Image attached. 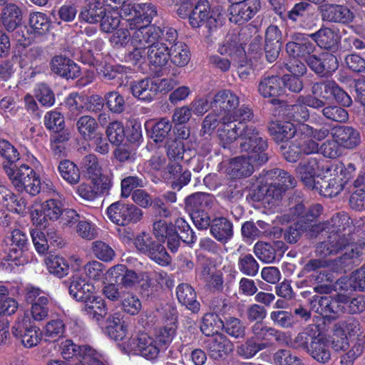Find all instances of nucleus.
<instances>
[{"label":"nucleus","instance_id":"bf43d9fd","mask_svg":"<svg viewBox=\"0 0 365 365\" xmlns=\"http://www.w3.org/2000/svg\"><path fill=\"white\" fill-rule=\"evenodd\" d=\"M237 268L244 275L255 277L258 273L259 265L251 254H242L237 259Z\"/></svg>","mask_w":365,"mask_h":365},{"label":"nucleus","instance_id":"4468645a","mask_svg":"<svg viewBox=\"0 0 365 365\" xmlns=\"http://www.w3.org/2000/svg\"><path fill=\"white\" fill-rule=\"evenodd\" d=\"M341 294L334 297L324 294L315 295L310 300L311 309L324 318L336 319L341 314Z\"/></svg>","mask_w":365,"mask_h":365},{"label":"nucleus","instance_id":"dca6fc26","mask_svg":"<svg viewBox=\"0 0 365 365\" xmlns=\"http://www.w3.org/2000/svg\"><path fill=\"white\" fill-rule=\"evenodd\" d=\"M260 6L259 0H245L232 3L228 9L229 19L236 24H244L256 15Z\"/></svg>","mask_w":365,"mask_h":365},{"label":"nucleus","instance_id":"4d7b16f0","mask_svg":"<svg viewBox=\"0 0 365 365\" xmlns=\"http://www.w3.org/2000/svg\"><path fill=\"white\" fill-rule=\"evenodd\" d=\"M69 139L70 133L67 130L53 133L50 138V146L53 155L57 157L64 155L66 144Z\"/></svg>","mask_w":365,"mask_h":365},{"label":"nucleus","instance_id":"473e14b6","mask_svg":"<svg viewBox=\"0 0 365 365\" xmlns=\"http://www.w3.org/2000/svg\"><path fill=\"white\" fill-rule=\"evenodd\" d=\"M61 350L62 356L66 360L72 359L73 356L78 357L81 364L84 359H88L89 361L92 360L91 354L93 353V349L91 346L88 345L78 346L70 339L61 342Z\"/></svg>","mask_w":365,"mask_h":365},{"label":"nucleus","instance_id":"a18cd8bd","mask_svg":"<svg viewBox=\"0 0 365 365\" xmlns=\"http://www.w3.org/2000/svg\"><path fill=\"white\" fill-rule=\"evenodd\" d=\"M334 334L342 340V344L347 335L349 336L358 335L360 333V323L353 317L336 323L333 327Z\"/></svg>","mask_w":365,"mask_h":365},{"label":"nucleus","instance_id":"f03ea898","mask_svg":"<svg viewBox=\"0 0 365 365\" xmlns=\"http://www.w3.org/2000/svg\"><path fill=\"white\" fill-rule=\"evenodd\" d=\"M355 238L350 237L346 233L330 234L327 240L317 245L316 254L320 257H327L344 250L345 252L335 259L336 262L343 269L351 267L357 261L360 253V250L353 242Z\"/></svg>","mask_w":365,"mask_h":365},{"label":"nucleus","instance_id":"412c9836","mask_svg":"<svg viewBox=\"0 0 365 365\" xmlns=\"http://www.w3.org/2000/svg\"><path fill=\"white\" fill-rule=\"evenodd\" d=\"M292 41L286 45L287 52L294 58H302L306 61L314 51L316 46L310 41L309 36L300 33L294 34L292 36Z\"/></svg>","mask_w":365,"mask_h":365},{"label":"nucleus","instance_id":"37998d69","mask_svg":"<svg viewBox=\"0 0 365 365\" xmlns=\"http://www.w3.org/2000/svg\"><path fill=\"white\" fill-rule=\"evenodd\" d=\"M96 72L98 76L104 81H112L121 79L127 73L128 68L119 65L108 63H97L96 65Z\"/></svg>","mask_w":365,"mask_h":365},{"label":"nucleus","instance_id":"864d4df0","mask_svg":"<svg viewBox=\"0 0 365 365\" xmlns=\"http://www.w3.org/2000/svg\"><path fill=\"white\" fill-rule=\"evenodd\" d=\"M301 96H299L296 103L293 105H288L287 106V115L290 120L304 124L303 123L308 120L309 117V110L307 106V104L299 101Z\"/></svg>","mask_w":365,"mask_h":365},{"label":"nucleus","instance_id":"9b49d317","mask_svg":"<svg viewBox=\"0 0 365 365\" xmlns=\"http://www.w3.org/2000/svg\"><path fill=\"white\" fill-rule=\"evenodd\" d=\"M125 349L148 359H153L158 356L160 346L155 338L147 333L141 332L132 336L126 341Z\"/></svg>","mask_w":365,"mask_h":365},{"label":"nucleus","instance_id":"79ce46f5","mask_svg":"<svg viewBox=\"0 0 365 365\" xmlns=\"http://www.w3.org/2000/svg\"><path fill=\"white\" fill-rule=\"evenodd\" d=\"M310 4L308 2L300 1L294 5L290 11L287 13V18L292 22H299V26L306 29L312 28V22L307 21L311 17L308 13V9Z\"/></svg>","mask_w":365,"mask_h":365},{"label":"nucleus","instance_id":"b1692460","mask_svg":"<svg viewBox=\"0 0 365 365\" xmlns=\"http://www.w3.org/2000/svg\"><path fill=\"white\" fill-rule=\"evenodd\" d=\"M331 135L341 147L346 149H354L361 143L359 132L351 126H336L333 128Z\"/></svg>","mask_w":365,"mask_h":365},{"label":"nucleus","instance_id":"09e8293b","mask_svg":"<svg viewBox=\"0 0 365 365\" xmlns=\"http://www.w3.org/2000/svg\"><path fill=\"white\" fill-rule=\"evenodd\" d=\"M169 58L179 67L186 66L190 61V52L187 46L182 42L175 41L170 44Z\"/></svg>","mask_w":365,"mask_h":365},{"label":"nucleus","instance_id":"bb28decb","mask_svg":"<svg viewBox=\"0 0 365 365\" xmlns=\"http://www.w3.org/2000/svg\"><path fill=\"white\" fill-rule=\"evenodd\" d=\"M51 71L66 78H75L80 75V68L70 58L63 56H55L51 61Z\"/></svg>","mask_w":365,"mask_h":365},{"label":"nucleus","instance_id":"a878e982","mask_svg":"<svg viewBox=\"0 0 365 365\" xmlns=\"http://www.w3.org/2000/svg\"><path fill=\"white\" fill-rule=\"evenodd\" d=\"M105 333L115 341L123 340L128 334V325L119 312L110 314L106 319Z\"/></svg>","mask_w":365,"mask_h":365},{"label":"nucleus","instance_id":"680f3d73","mask_svg":"<svg viewBox=\"0 0 365 365\" xmlns=\"http://www.w3.org/2000/svg\"><path fill=\"white\" fill-rule=\"evenodd\" d=\"M29 25L34 33L43 35L49 30L50 20L45 14L34 12L30 14Z\"/></svg>","mask_w":365,"mask_h":365},{"label":"nucleus","instance_id":"13d9d810","mask_svg":"<svg viewBox=\"0 0 365 365\" xmlns=\"http://www.w3.org/2000/svg\"><path fill=\"white\" fill-rule=\"evenodd\" d=\"M105 10L104 5L86 4L82 8L78 17L81 21L91 24H97L103 15Z\"/></svg>","mask_w":365,"mask_h":365},{"label":"nucleus","instance_id":"338daca9","mask_svg":"<svg viewBox=\"0 0 365 365\" xmlns=\"http://www.w3.org/2000/svg\"><path fill=\"white\" fill-rule=\"evenodd\" d=\"M106 133L111 144L118 145L123 143L125 138L124 126L120 121L114 120L109 123Z\"/></svg>","mask_w":365,"mask_h":365},{"label":"nucleus","instance_id":"aec40b11","mask_svg":"<svg viewBox=\"0 0 365 365\" xmlns=\"http://www.w3.org/2000/svg\"><path fill=\"white\" fill-rule=\"evenodd\" d=\"M322 159L317 158H310L307 160L302 161L299 163L296 168V172L301 179V181L309 189L314 190L316 187L317 179L315 176L317 172L322 169L325 170L322 165Z\"/></svg>","mask_w":365,"mask_h":365},{"label":"nucleus","instance_id":"5701e85b","mask_svg":"<svg viewBox=\"0 0 365 365\" xmlns=\"http://www.w3.org/2000/svg\"><path fill=\"white\" fill-rule=\"evenodd\" d=\"M328 101L334 97L335 100L344 106L351 104V98L334 81H324L313 85Z\"/></svg>","mask_w":365,"mask_h":365},{"label":"nucleus","instance_id":"58836bf2","mask_svg":"<svg viewBox=\"0 0 365 365\" xmlns=\"http://www.w3.org/2000/svg\"><path fill=\"white\" fill-rule=\"evenodd\" d=\"M81 166L85 175L91 180L100 182L103 178H110L102 174V167L98 158L94 154H88L83 157Z\"/></svg>","mask_w":365,"mask_h":365},{"label":"nucleus","instance_id":"ea45409f","mask_svg":"<svg viewBox=\"0 0 365 365\" xmlns=\"http://www.w3.org/2000/svg\"><path fill=\"white\" fill-rule=\"evenodd\" d=\"M82 310L91 318L99 322L107 314V308L104 300L94 294L83 302Z\"/></svg>","mask_w":365,"mask_h":365},{"label":"nucleus","instance_id":"c85d7f7f","mask_svg":"<svg viewBox=\"0 0 365 365\" xmlns=\"http://www.w3.org/2000/svg\"><path fill=\"white\" fill-rule=\"evenodd\" d=\"M309 36L322 48L334 50L339 43V35L332 29L322 27Z\"/></svg>","mask_w":365,"mask_h":365},{"label":"nucleus","instance_id":"c9c22d12","mask_svg":"<svg viewBox=\"0 0 365 365\" xmlns=\"http://www.w3.org/2000/svg\"><path fill=\"white\" fill-rule=\"evenodd\" d=\"M210 232L216 240L226 244L233 236L232 223L225 217H215L212 220Z\"/></svg>","mask_w":365,"mask_h":365},{"label":"nucleus","instance_id":"c03bdc74","mask_svg":"<svg viewBox=\"0 0 365 365\" xmlns=\"http://www.w3.org/2000/svg\"><path fill=\"white\" fill-rule=\"evenodd\" d=\"M308 277L315 292L321 294H328L331 292L332 287L329 283L332 282V279L329 272L322 270L320 272L310 274Z\"/></svg>","mask_w":365,"mask_h":365},{"label":"nucleus","instance_id":"393cba45","mask_svg":"<svg viewBox=\"0 0 365 365\" xmlns=\"http://www.w3.org/2000/svg\"><path fill=\"white\" fill-rule=\"evenodd\" d=\"M112 185L110 178H103L100 182L91 180V185L81 183L77 188V193L84 200L92 201L98 196L108 192Z\"/></svg>","mask_w":365,"mask_h":365},{"label":"nucleus","instance_id":"7ed1b4c3","mask_svg":"<svg viewBox=\"0 0 365 365\" xmlns=\"http://www.w3.org/2000/svg\"><path fill=\"white\" fill-rule=\"evenodd\" d=\"M354 170L351 163L347 167L341 163L328 165L322 174L317 175L314 189L324 197H335L343 190Z\"/></svg>","mask_w":365,"mask_h":365},{"label":"nucleus","instance_id":"603ef678","mask_svg":"<svg viewBox=\"0 0 365 365\" xmlns=\"http://www.w3.org/2000/svg\"><path fill=\"white\" fill-rule=\"evenodd\" d=\"M267 179L274 180L285 191L294 188L297 185V180L288 172L279 168L267 172Z\"/></svg>","mask_w":365,"mask_h":365},{"label":"nucleus","instance_id":"2eb2a0df","mask_svg":"<svg viewBox=\"0 0 365 365\" xmlns=\"http://www.w3.org/2000/svg\"><path fill=\"white\" fill-rule=\"evenodd\" d=\"M166 29H161L154 25L138 24L130 37L131 44L134 47L148 49L165 34Z\"/></svg>","mask_w":365,"mask_h":365},{"label":"nucleus","instance_id":"9d476101","mask_svg":"<svg viewBox=\"0 0 365 365\" xmlns=\"http://www.w3.org/2000/svg\"><path fill=\"white\" fill-rule=\"evenodd\" d=\"M135 245L139 252L146 255L160 265L166 266L171 262V257L164 246L155 241L149 234L143 232L138 235L135 240Z\"/></svg>","mask_w":365,"mask_h":365},{"label":"nucleus","instance_id":"0e129e2a","mask_svg":"<svg viewBox=\"0 0 365 365\" xmlns=\"http://www.w3.org/2000/svg\"><path fill=\"white\" fill-rule=\"evenodd\" d=\"M222 329L230 336L235 339H243L245 336L246 327L237 318L229 317L223 322Z\"/></svg>","mask_w":365,"mask_h":365},{"label":"nucleus","instance_id":"4c0bfd02","mask_svg":"<svg viewBox=\"0 0 365 365\" xmlns=\"http://www.w3.org/2000/svg\"><path fill=\"white\" fill-rule=\"evenodd\" d=\"M251 330L252 337L258 341H271L274 338L279 342H284L287 338L285 332L269 327L260 322H255Z\"/></svg>","mask_w":365,"mask_h":365},{"label":"nucleus","instance_id":"5fc2aeb1","mask_svg":"<svg viewBox=\"0 0 365 365\" xmlns=\"http://www.w3.org/2000/svg\"><path fill=\"white\" fill-rule=\"evenodd\" d=\"M45 264L48 272L62 278L68 274L69 266L66 260L58 255H50L45 259Z\"/></svg>","mask_w":365,"mask_h":365},{"label":"nucleus","instance_id":"774afa93","mask_svg":"<svg viewBox=\"0 0 365 365\" xmlns=\"http://www.w3.org/2000/svg\"><path fill=\"white\" fill-rule=\"evenodd\" d=\"M275 365H304L297 355L292 354L289 350H278L273 356Z\"/></svg>","mask_w":365,"mask_h":365},{"label":"nucleus","instance_id":"052dcab7","mask_svg":"<svg viewBox=\"0 0 365 365\" xmlns=\"http://www.w3.org/2000/svg\"><path fill=\"white\" fill-rule=\"evenodd\" d=\"M223 321L215 314H206L200 325V330L205 336H212L219 333V330L222 329Z\"/></svg>","mask_w":365,"mask_h":365},{"label":"nucleus","instance_id":"6e6552de","mask_svg":"<svg viewBox=\"0 0 365 365\" xmlns=\"http://www.w3.org/2000/svg\"><path fill=\"white\" fill-rule=\"evenodd\" d=\"M177 39V31L173 28H167L165 34L148 49L150 63L157 67L165 66L169 60L170 44Z\"/></svg>","mask_w":365,"mask_h":365},{"label":"nucleus","instance_id":"f8f14e48","mask_svg":"<svg viewBox=\"0 0 365 365\" xmlns=\"http://www.w3.org/2000/svg\"><path fill=\"white\" fill-rule=\"evenodd\" d=\"M28 245V237L21 229H14L5 236L1 242L2 250L6 255V259L15 262L16 264H18L17 261L24 252L27 250Z\"/></svg>","mask_w":365,"mask_h":365},{"label":"nucleus","instance_id":"3c124183","mask_svg":"<svg viewBox=\"0 0 365 365\" xmlns=\"http://www.w3.org/2000/svg\"><path fill=\"white\" fill-rule=\"evenodd\" d=\"M58 170L61 178L70 185H76L81 179V173L78 166L68 160L60 162Z\"/></svg>","mask_w":365,"mask_h":365},{"label":"nucleus","instance_id":"f704fd0d","mask_svg":"<svg viewBox=\"0 0 365 365\" xmlns=\"http://www.w3.org/2000/svg\"><path fill=\"white\" fill-rule=\"evenodd\" d=\"M221 124L222 127L218 130V135L222 147L232 151L236 148L233 144L238 140L237 144L240 150V136L243 132V129L238 133L237 130L240 128L237 127V124L226 122H221Z\"/></svg>","mask_w":365,"mask_h":365},{"label":"nucleus","instance_id":"0eeeda50","mask_svg":"<svg viewBox=\"0 0 365 365\" xmlns=\"http://www.w3.org/2000/svg\"><path fill=\"white\" fill-rule=\"evenodd\" d=\"M13 336L26 348L36 346L41 341L42 334L26 313L19 315L11 327Z\"/></svg>","mask_w":365,"mask_h":365},{"label":"nucleus","instance_id":"a19ab883","mask_svg":"<svg viewBox=\"0 0 365 365\" xmlns=\"http://www.w3.org/2000/svg\"><path fill=\"white\" fill-rule=\"evenodd\" d=\"M1 18L6 29L8 31H13L21 22V11L15 4H7L2 9Z\"/></svg>","mask_w":365,"mask_h":365},{"label":"nucleus","instance_id":"20e7f679","mask_svg":"<svg viewBox=\"0 0 365 365\" xmlns=\"http://www.w3.org/2000/svg\"><path fill=\"white\" fill-rule=\"evenodd\" d=\"M280 150L284 158L292 163L297 162L301 155H311L319 152V145L312 138V126L301 124L294 139L289 146L282 145Z\"/></svg>","mask_w":365,"mask_h":365},{"label":"nucleus","instance_id":"ddd939ff","mask_svg":"<svg viewBox=\"0 0 365 365\" xmlns=\"http://www.w3.org/2000/svg\"><path fill=\"white\" fill-rule=\"evenodd\" d=\"M240 104L239 97L230 90L218 91L210 101V109L222 115L221 122H228L231 115Z\"/></svg>","mask_w":365,"mask_h":365},{"label":"nucleus","instance_id":"de8ad7c7","mask_svg":"<svg viewBox=\"0 0 365 365\" xmlns=\"http://www.w3.org/2000/svg\"><path fill=\"white\" fill-rule=\"evenodd\" d=\"M313 343L307 354L319 363L328 362L331 359L328 341L319 335Z\"/></svg>","mask_w":365,"mask_h":365},{"label":"nucleus","instance_id":"c756f323","mask_svg":"<svg viewBox=\"0 0 365 365\" xmlns=\"http://www.w3.org/2000/svg\"><path fill=\"white\" fill-rule=\"evenodd\" d=\"M314 224L306 222L304 220H299L294 225L289 227L284 233V239L287 242L296 243L300 236L305 233L309 238L317 237Z\"/></svg>","mask_w":365,"mask_h":365},{"label":"nucleus","instance_id":"a211bd4d","mask_svg":"<svg viewBox=\"0 0 365 365\" xmlns=\"http://www.w3.org/2000/svg\"><path fill=\"white\" fill-rule=\"evenodd\" d=\"M209 356L214 360L225 359L233 350V344L223 334L216 333L205 341Z\"/></svg>","mask_w":365,"mask_h":365},{"label":"nucleus","instance_id":"4be33fe9","mask_svg":"<svg viewBox=\"0 0 365 365\" xmlns=\"http://www.w3.org/2000/svg\"><path fill=\"white\" fill-rule=\"evenodd\" d=\"M319 330L318 326L314 324H311L306 326L297 336L290 339L289 341H284L287 345L296 350H302L308 352L310 346L314 344L313 342L319 336Z\"/></svg>","mask_w":365,"mask_h":365},{"label":"nucleus","instance_id":"2f4dec72","mask_svg":"<svg viewBox=\"0 0 365 365\" xmlns=\"http://www.w3.org/2000/svg\"><path fill=\"white\" fill-rule=\"evenodd\" d=\"M216 200L213 195L205 192L194 193L185 198L186 209L190 211L202 210L204 212L213 209Z\"/></svg>","mask_w":365,"mask_h":365},{"label":"nucleus","instance_id":"49530a36","mask_svg":"<svg viewBox=\"0 0 365 365\" xmlns=\"http://www.w3.org/2000/svg\"><path fill=\"white\" fill-rule=\"evenodd\" d=\"M153 80L145 78L133 82L130 86L132 94L140 100L150 101L155 96Z\"/></svg>","mask_w":365,"mask_h":365},{"label":"nucleus","instance_id":"e2e57ef3","mask_svg":"<svg viewBox=\"0 0 365 365\" xmlns=\"http://www.w3.org/2000/svg\"><path fill=\"white\" fill-rule=\"evenodd\" d=\"M101 30L104 33H111L119 26L120 16L115 11L105 10L99 21Z\"/></svg>","mask_w":365,"mask_h":365},{"label":"nucleus","instance_id":"cd10ccee","mask_svg":"<svg viewBox=\"0 0 365 365\" xmlns=\"http://www.w3.org/2000/svg\"><path fill=\"white\" fill-rule=\"evenodd\" d=\"M258 91L264 98H272V103L277 104L279 100L276 97L283 93L281 78L277 76L262 77L259 83Z\"/></svg>","mask_w":365,"mask_h":365},{"label":"nucleus","instance_id":"f257e3e1","mask_svg":"<svg viewBox=\"0 0 365 365\" xmlns=\"http://www.w3.org/2000/svg\"><path fill=\"white\" fill-rule=\"evenodd\" d=\"M265 139L260 136L254 125H245L240 136V152L247 153L248 155L238 156L230 160L227 172L233 178L250 176L256 165L267 162L269 157L265 150L267 148Z\"/></svg>","mask_w":365,"mask_h":365},{"label":"nucleus","instance_id":"6e6d98bb","mask_svg":"<svg viewBox=\"0 0 365 365\" xmlns=\"http://www.w3.org/2000/svg\"><path fill=\"white\" fill-rule=\"evenodd\" d=\"M172 123L166 118L155 122L150 128V138L155 143H163L168 138L172 130Z\"/></svg>","mask_w":365,"mask_h":365},{"label":"nucleus","instance_id":"7c9ffc66","mask_svg":"<svg viewBox=\"0 0 365 365\" xmlns=\"http://www.w3.org/2000/svg\"><path fill=\"white\" fill-rule=\"evenodd\" d=\"M269 131L273 139L277 142H284L296 136L298 128L288 121L274 120L269 125Z\"/></svg>","mask_w":365,"mask_h":365},{"label":"nucleus","instance_id":"f3484780","mask_svg":"<svg viewBox=\"0 0 365 365\" xmlns=\"http://www.w3.org/2000/svg\"><path fill=\"white\" fill-rule=\"evenodd\" d=\"M319 13L322 21L346 24L351 23L355 17L354 13L344 5L325 4L320 6Z\"/></svg>","mask_w":365,"mask_h":365},{"label":"nucleus","instance_id":"6ab92c4d","mask_svg":"<svg viewBox=\"0 0 365 365\" xmlns=\"http://www.w3.org/2000/svg\"><path fill=\"white\" fill-rule=\"evenodd\" d=\"M189 23L193 28L203 25L209 29L216 27L217 20L210 11L208 0H198L189 16Z\"/></svg>","mask_w":365,"mask_h":365},{"label":"nucleus","instance_id":"72a5a7b5","mask_svg":"<svg viewBox=\"0 0 365 365\" xmlns=\"http://www.w3.org/2000/svg\"><path fill=\"white\" fill-rule=\"evenodd\" d=\"M94 289L92 284L78 276L72 277L68 287L70 295L79 302L89 299V297H91V295L93 294Z\"/></svg>","mask_w":365,"mask_h":365},{"label":"nucleus","instance_id":"39448f33","mask_svg":"<svg viewBox=\"0 0 365 365\" xmlns=\"http://www.w3.org/2000/svg\"><path fill=\"white\" fill-rule=\"evenodd\" d=\"M3 168L17 190L21 192L24 190L32 196L40 192L39 177L29 165L22 164L16 169L10 165H4Z\"/></svg>","mask_w":365,"mask_h":365},{"label":"nucleus","instance_id":"69168bd1","mask_svg":"<svg viewBox=\"0 0 365 365\" xmlns=\"http://www.w3.org/2000/svg\"><path fill=\"white\" fill-rule=\"evenodd\" d=\"M254 253L262 262L272 263L276 259L275 249L269 243L257 242L254 246Z\"/></svg>","mask_w":365,"mask_h":365},{"label":"nucleus","instance_id":"1a4fd4ad","mask_svg":"<svg viewBox=\"0 0 365 365\" xmlns=\"http://www.w3.org/2000/svg\"><path fill=\"white\" fill-rule=\"evenodd\" d=\"M106 213L113 223L123 227L139 222L143 217V211L140 208L122 201H117L109 205Z\"/></svg>","mask_w":365,"mask_h":365},{"label":"nucleus","instance_id":"e433bc0d","mask_svg":"<svg viewBox=\"0 0 365 365\" xmlns=\"http://www.w3.org/2000/svg\"><path fill=\"white\" fill-rule=\"evenodd\" d=\"M176 296L178 302L193 313L199 312L200 304L197 300L195 289L188 284L182 283L176 288Z\"/></svg>","mask_w":365,"mask_h":365},{"label":"nucleus","instance_id":"8fccbe9b","mask_svg":"<svg viewBox=\"0 0 365 365\" xmlns=\"http://www.w3.org/2000/svg\"><path fill=\"white\" fill-rule=\"evenodd\" d=\"M341 314L347 313L354 314L365 310V296L359 295L351 298L346 294H341L340 299Z\"/></svg>","mask_w":365,"mask_h":365},{"label":"nucleus","instance_id":"423d86ee","mask_svg":"<svg viewBox=\"0 0 365 365\" xmlns=\"http://www.w3.org/2000/svg\"><path fill=\"white\" fill-rule=\"evenodd\" d=\"M364 222L361 219L355 220L353 221L350 217L346 213H336L332 217L319 224H314V229L316 230L317 235L322 232H326L329 234L346 233L350 235L351 232H358L359 230L364 226Z\"/></svg>","mask_w":365,"mask_h":365}]
</instances>
